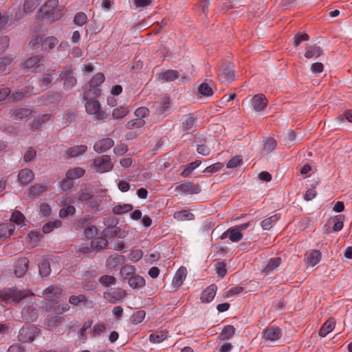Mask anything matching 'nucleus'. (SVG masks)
<instances>
[{
  "label": "nucleus",
  "mask_w": 352,
  "mask_h": 352,
  "mask_svg": "<svg viewBox=\"0 0 352 352\" xmlns=\"http://www.w3.org/2000/svg\"><path fill=\"white\" fill-rule=\"evenodd\" d=\"M32 295L29 290H19L16 288H6L0 292L1 298L6 302H19L25 297Z\"/></svg>",
  "instance_id": "obj_1"
},
{
  "label": "nucleus",
  "mask_w": 352,
  "mask_h": 352,
  "mask_svg": "<svg viewBox=\"0 0 352 352\" xmlns=\"http://www.w3.org/2000/svg\"><path fill=\"white\" fill-rule=\"evenodd\" d=\"M92 219L91 217L87 216L76 221L74 224L75 229L77 230L84 229L85 236L87 239L94 238L98 233L96 227L91 224Z\"/></svg>",
  "instance_id": "obj_2"
},
{
  "label": "nucleus",
  "mask_w": 352,
  "mask_h": 352,
  "mask_svg": "<svg viewBox=\"0 0 352 352\" xmlns=\"http://www.w3.org/2000/svg\"><path fill=\"white\" fill-rule=\"evenodd\" d=\"M42 11L45 16L52 21L58 20L63 15L62 10L58 7V0H48Z\"/></svg>",
  "instance_id": "obj_3"
},
{
  "label": "nucleus",
  "mask_w": 352,
  "mask_h": 352,
  "mask_svg": "<svg viewBox=\"0 0 352 352\" xmlns=\"http://www.w3.org/2000/svg\"><path fill=\"white\" fill-rule=\"evenodd\" d=\"M104 76L102 73H97L89 81V90L84 94L85 98H96L100 94V89L98 87L104 81Z\"/></svg>",
  "instance_id": "obj_4"
},
{
  "label": "nucleus",
  "mask_w": 352,
  "mask_h": 352,
  "mask_svg": "<svg viewBox=\"0 0 352 352\" xmlns=\"http://www.w3.org/2000/svg\"><path fill=\"white\" fill-rule=\"evenodd\" d=\"M85 109L88 114L93 116L95 120H102L105 118L106 113L101 110V107L98 100H89L90 98H85Z\"/></svg>",
  "instance_id": "obj_5"
},
{
  "label": "nucleus",
  "mask_w": 352,
  "mask_h": 352,
  "mask_svg": "<svg viewBox=\"0 0 352 352\" xmlns=\"http://www.w3.org/2000/svg\"><path fill=\"white\" fill-rule=\"evenodd\" d=\"M43 58L41 55L31 56L24 62L23 67L26 69L28 72L33 73L41 72L44 69L43 64L41 62Z\"/></svg>",
  "instance_id": "obj_6"
},
{
  "label": "nucleus",
  "mask_w": 352,
  "mask_h": 352,
  "mask_svg": "<svg viewBox=\"0 0 352 352\" xmlns=\"http://www.w3.org/2000/svg\"><path fill=\"white\" fill-rule=\"evenodd\" d=\"M59 76L63 81V87L65 90L72 89L76 85L77 80L71 67H65Z\"/></svg>",
  "instance_id": "obj_7"
},
{
  "label": "nucleus",
  "mask_w": 352,
  "mask_h": 352,
  "mask_svg": "<svg viewBox=\"0 0 352 352\" xmlns=\"http://www.w3.org/2000/svg\"><path fill=\"white\" fill-rule=\"evenodd\" d=\"M93 166L95 170L100 173L109 172L113 166L110 157L106 155L96 158L93 162Z\"/></svg>",
  "instance_id": "obj_8"
},
{
  "label": "nucleus",
  "mask_w": 352,
  "mask_h": 352,
  "mask_svg": "<svg viewBox=\"0 0 352 352\" xmlns=\"http://www.w3.org/2000/svg\"><path fill=\"white\" fill-rule=\"evenodd\" d=\"M219 80L223 83H230L235 78V74L232 66L222 64L217 70Z\"/></svg>",
  "instance_id": "obj_9"
},
{
  "label": "nucleus",
  "mask_w": 352,
  "mask_h": 352,
  "mask_svg": "<svg viewBox=\"0 0 352 352\" xmlns=\"http://www.w3.org/2000/svg\"><path fill=\"white\" fill-rule=\"evenodd\" d=\"M40 333V329L36 327H23L19 333V339L23 342H31Z\"/></svg>",
  "instance_id": "obj_10"
},
{
  "label": "nucleus",
  "mask_w": 352,
  "mask_h": 352,
  "mask_svg": "<svg viewBox=\"0 0 352 352\" xmlns=\"http://www.w3.org/2000/svg\"><path fill=\"white\" fill-rule=\"evenodd\" d=\"M267 99L263 94L254 96L251 99V104L253 109L256 111H261L267 106Z\"/></svg>",
  "instance_id": "obj_11"
},
{
  "label": "nucleus",
  "mask_w": 352,
  "mask_h": 352,
  "mask_svg": "<svg viewBox=\"0 0 352 352\" xmlns=\"http://www.w3.org/2000/svg\"><path fill=\"white\" fill-rule=\"evenodd\" d=\"M155 113L157 115L164 116L167 115L170 111V98L165 96L162 98L159 102L155 104Z\"/></svg>",
  "instance_id": "obj_12"
},
{
  "label": "nucleus",
  "mask_w": 352,
  "mask_h": 352,
  "mask_svg": "<svg viewBox=\"0 0 352 352\" xmlns=\"http://www.w3.org/2000/svg\"><path fill=\"white\" fill-rule=\"evenodd\" d=\"M63 294V289L58 286H50L45 289L43 295L45 300L54 302Z\"/></svg>",
  "instance_id": "obj_13"
},
{
  "label": "nucleus",
  "mask_w": 352,
  "mask_h": 352,
  "mask_svg": "<svg viewBox=\"0 0 352 352\" xmlns=\"http://www.w3.org/2000/svg\"><path fill=\"white\" fill-rule=\"evenodd\" d=\"M187 276V270L185 267H180L176 272L173 280L172 287L177 290L184 283Z\"/></svg>",
  "instance_id": "obj_14"
},
{
  "label": "nucleus",
  "mask_w": 352,
  "mask_h": 352,
  "mask_svg": "<svg viewBox=\"0 0 352 352\" xmlns=\"http://www.w3.org/2000/svg\"><path fill=\"white\" fill-rule=\"evenodd\" d=\"M183 131L190 133L195 130V119L191 114L185 115L181 120Z\"/></svg>",
  "instance_id": "obj_15"
},
{
  "label": "nucleus",
  "mask_w": 352,
  "mask_h": 352,
  "mask_svg": "<svg viewBox=\"0 0 352 352\" xmlns=\"http://www.w3.org/2000/svg\"><path fill=\"white\" fill-rule=\"evenodd\" d=\"M126 295L124 289H118L113 292H106L104 293V298L111 303H116L123 299Z\"/></svg>",
  "instance_id": "obj_16"
},
{
  "label": "nucleus",
  "mask_w": 352,
  "mask_h": 352,
  "mask_svg": "<svg viewBox=\"0 0 352 352\" xmlns=\"http://www.w3.org/2000/svg\"><path fill=\"white\" fill-rule=\"evenodd\" d=\"M282 336V331L278 327H271L263 332V338L269 341H276Z\"/></svg>",
  "instance_id": "obj_17"
},
{
  "label": "nucleus",
  "mask_w": 352,
  "mask_h": 352,
  "mask_svg": "<svg viewBox=\"0 0 352 352\" xmlns=\"http://www.w3.org/2000/svg\"><path fill=\"white\" fill-rule=\"evenodd\" d=\"M175 190L187 194H198L200 191L199 186H193L191 182H184L176 186Z\"/></svg>",
  "instance_id": "obj_18"
},
{
  "label": "nucleus",
  "mask_w": 352,
  "mask_h": 352,
  "mask_svg": "<svg viewBox=\"0 0 352 352\" xmlns=\"http://www.w3.org/2000/svg\"><path fill=\"white\" fill-rule=\"evenodd\" d=\"M228 238L232 242L236 243L241 241L243 238V234L238 228H230L224 232L221 235V239Z\"/></svg>",
  "instance_id": "obj_19"
},
{
  "label": "nucleus",
  "mask_w": 352,
  "mask_h": 352,
  "mask_svg": "<svg viewBox=\"0 0 352 352\" xmlns=\"http://www.w3.org/2000/svg\"><path fill=\"white\" fill-rule=\"evenodd\" d=\"M50 186L47 184H36L32 186L28 189L27 194L28 197L30 199H34L35 197L40 195L41 193L48 190Z\"/></svg>",
  "instance_id": "obj_20"
},
{
  "label": "nucleus",
  "mask_w": 352,
  "mask_h": 352,
  "mask_svg": "<svg viewBox=\"0 0 352 352\" xmlns=\"http://www.w3.org/2000/svg\"><path fill=\"white\" fill-rule=\"evenodd\" d=\"M113 141L109 138H104L96 142L94 145V149L97 153H104L113 146Z\"/></svg>",
  "instance_id": "obj_21"
},
{
  "label": "nucleus",
  "mask_w": 352,
  "mask_h": 352,
  "mask_svg": "<svg viewBox=\"0 0 352 352\" xmlns=\"http://www.w3.org/2000/svg\"><path fill=\"white\" fill-rule=\"evenodd\" d=\"M217 286L211 285L206 287L201 294L200 300L203 303H208L211 302L216 294Z\"/></svg>",
  "instance_id": "obj_22"
},
{
  "label": "nucleus",
  "mask_w": 352,
  "mask_h": 352,
  "mask_svg": "<svg viewBox=\"0 0 352 352\" xmlns=\"http://www.w3.org/2000/svg\"><path fill=\"white\" fill-rule=\"evenodd\" d=\"M18 180L22 185H27L34 178V173L30 169L24 168L21 170L18 174Z\"/></svg>",
  "instance_id": "obj_23"
},
{
  "label": "nucleus",
  "mask_w": 352,
  "mask_h": 352,
  "mask_svg": "<svg viewBox=\"0 0 352 352\" xmlns=\"http://www.w3.org/2000/svg\"><path fill=\"white\" fill-rule=\"evenodd\" d=\"M281 258L280 257H275L270 258L265 266L263 267L262 272L265 275H269L273 273L275 270L280 265Z\"/></svg>",
  "instance_id": "obj_24"
},
{
  "label": "nucleus",
  "mask_w": 352,
  "mask_h": 352,
  "mask_svg": "<svg viewBox=\"0 0 352 352\" xmlns=\"http://www.w3.org/2000/svg\"><path fill=\"white\" fill-rule=\"evenodd\" d=\"M179 77V72L173 69H168L162 72L158 75V79L162 82H171L177 79Z\"/></svg>",
  "instance_id": "obj_25"
},
{
  "label": "nucleus",
  "mask_w": 352,
  "mask_h": 352,
  "mask_svg": "<svg viewBox=\"0 0 352 352\" xmlns=\"http://www.w3.org/2000/svg\"><path fill=\"white\" fill-rule=\"evenodd\" d=\"M125 261L124 256L118 254L111 255L106 261L107 267L113 269L118 265L124 264Z\"/></svg>",
  "instance_id": "obj_26"
},
{
  "label": "nucleus",
  "mask_w": 352,
  "mask_h": 352,
  "mask_svg": "<svg viewBox=\"0 0 352 352\" xmlns=\"http://www.w3.org/2000/svg\"><path fill=\"white\" fill-rule=\"evenodd\" d=\"M28 268V260L22 258L17 261L15 265L14 274L17 277L23 276Z\"/></svg>",
  "instance_id": "obj_27"
},
{
  "label": "nucleus",
  "mask_w": 352,
  "mask_h": 352,
  "mask_svg": "<svg viewBox=\"0 0 352 352\" xmlns=\"http://www.w3.org/2000/svg\"><path fill=\"white\" fill-rule=\"evenodd\" d=\"M87 151V146L86 145H77L69 148L65 153V155L67 158L76 157L85 153Z\"/></svg>",
  "instance_id": "obj_28"
},
{
  "label": "nucleus",
  "mask_w": 352,
  "mask_h": 352,
  "mask_svg": "<svg viewBox=\"0 0 352 352\" xmlns=\"http://www.w3.org/2000/svg\"><path fill=\"white\" fill-rule=\"evenodd\" d=\"M335 326L336 320L333 318H330L321 327L318 332L319 336L322 338L325 337L334 329Z\"/></svg>",
  "instance_id": "obj_29"
},
{
  "label": "nucleus",
  "mask_w": 352,
  "mask_h": 352,
  "mask_svg": "<svg viewBox=\"0 0 352 352\" xmlns=\"http://www.w3.org/2000/svg\"><path fill=\"white\" fill-rule=\"evenodd\" d=\"M104 233L107 236L118 237L120 239H124L129 234L128 231L122 230L116 226H113L110 230H105Z\"/></svg>",
  "instance_id": "obj_30"
},
{
  "label": "nucleus",
  "mask_w": 352,
  "mask_h": 352,
  "mask_svg": "<svg viewBox=\"0 0 352 352\" xmlns=\"http://www.w3.org/2000/svg\"><path fill=\"white\" fill-rule=\"evenodd\" d=\"M58 42V39L54 36H42L41 48L45 51L50 50L57 45Z\"/></svg>",
  "instance_id": "obj_31"
},
{
  "label": "nucleus",
  "mask_w": 352,
  "mask_h": 352,
  "mask_svg": "<svg viewBox=\"0 0 352 352\" xmlns=\"http://www.w3.org/2000/svg\"><path fill=\"white\" fill-rule=\"evenodd\" d=\"M128 283L133 289H140L145 285V280L139 275H132L128 278Z\"/></svg>",
  "instance_id": "obj_32"
},
{
  "label": "nucleus",
  "mask_w": 352,
  "mask_h": 352,
  "mask_svg": "<svg viewBox=\"0 0 352 352\" xmlns=\"http://www.w3.org/2000/svg\"><path fill=\"white\" fill-rule=\"evenodd\" d=\"M85 173V169L80 167H76L68 170L65 174V177L68 179L73 181L82 177Z\"/></svg>",
  "instance_id": "obj_33"
},
{
  "label": "nucleus",
  "mask_w": 352,
  "mask_h": 352,
  "mask_svg": "<svg viewBox=\"0 0 352 352\" xmlns=\"http://www.w3.org/2000/svg\"><path fill=\"white\" fill-rule=\"evenodd\" d=\"M15 226L12 223L0 224V238H6L12 235Z\"/></svg>",
  "instance_id": "obj_34"
},
{
  "label": "nucleus",
  "mask_w": 352,
  "mask_h": 352,
  "mask_svg": "<svg viewBox=\"0 0 352 352\" xmlns=\"http://www.w3.org/2000/svg\"><path fill=\"white\" fill-rule=\"evenodd\" d=\"M307 263L311 266L317 265L321 259V253L319 250H313L305 257Z\"/></svg>",
  "instance_id": "obj_35"
},
{
  "label": "nucleus",
  "mask_w": 352,
  "mask_h": 352,
  "mask_svg": "<svg viewBox=\"0 0 352 352\" xmlns=\"http://www.w3.org/2000/svg\"><path fill=\"white\" fill-rule=\"evenodd\" d=\"M31 113L32 111L26 108H14L10 111V114L12 116L14 117L16 120L28 117Z\"/></svg>",
  "instance_id": "obj_36"
},
{
  "label": "nucleus",
  "mask_w": 352,
  "mask_h": 352,
  "mask_svg": "<svg viewBox=\"0 0 352 352\" xmlns=\"http://www.w3.org/2000/svg\"><path fill=\"white\" fill-rule=\"evenodd\" d=\"M278 219L279 215L278 214H274L271 217L263 219L261 223V226L263 230H268L273 227Z\"/></svg>",
  "instance_id": "obj_37"
},
{
  "label": "nucleus",
  "mask_w": 352,
  "mask_h": 352,
  "mask_svg": "<svg viewBox=\"0 0 352 352\" xmlns=\"http://www.w3.org/2000/svg\"><path fill=\"white\" fill-rule=\"evenodd\" d=\"M322 54V50L320 47L316 45L309 46L306 48L305 57L307 59L311 58H317Z\"/></svg>",
  "instance_id": "obj_38"
},
{
  "label": "nucleus",
  "mask_w": 352,
  "mask_h": 352,
  "mask_svg": "<svg viewBox=\"0 0 352 352\" xmlns=\"http://www.w3.org/2000/svg\"><path fill=\"white\" fill-rule=\"evenodd\" d=\"M107 243H108V241L105 238L98 237V238L93 239L91 241L90 245L93 250H102V249L106 248L107 245Z\"/></svg>",
  "instance_id": "obj_39"
},
{
  "label": "nucleus",
  "mask_w": 352,
  "mask_h": 352,
  "mask_svg": "<svg viewBox=\"0 0 352 352\" xmlns=\"http://www.w3.org/2000/svg\"><path fill=\"white\" fill-rule=\"evenodd\" d=\"M133 206L130 204H118L112 208V212L115 214H122L130 212Z\"/></svg>",
  "instance_id": "obj_40"
},
{
  "label": "nucleus",
  "mask_w": 352,
  "mask_h": 352,
  "mask_svg": "<svg viewBox=\"0 0 352 352\" xmlns=\"http://www.w3.org/2000/svg\"><path fill=\"white\" fill-rule=\"evenodd\" d=\"M146 122L144 120L135 118V119L129 121L126 124V128L129 130L140 129L143 128Z\"/></svg>",
  "instance_id": "obj_41"
},
{
  "label": "nucleus",
  "mask_w": 352,
  "mask_h": 352,
  "mask_svg": "<svg viewBox=\"0 0 352 352\" xmlns=\"http://www.w3.org/2000/svg\"><path fill=\"white\" fill-rule=\"evenodd\" d=\"M39 274L41 276L46 277L51 272L50 263L48 259H43L38 264Z\"/></svg>",
  "instance_id": "obj_42"
},
{
  "label": "nucleus",
  "mask_w": 352,
  "mask_h": 352,
  "mask_svg": "<svg viewBox=\"0 0 352 352\" xmlns=\"http://www.w3.org/2000/svg\"><path fill=\"white\" fill-rule=\"evenodd\" d=\"M173 217L178 221H187L193 219L194 215L189 210H183L175 212Z\"/></svg>",
  "instance_id": "obj_43"
},
{
  "label": "nucleus",
  "mask_w": 352,
  "mask_h": 352,
  "mask_svg": "<svg viewBox=\"0 0 352 352\" xmlns=\"http://www.w3.org/2000/svg\"><path fill=\"white\" fill-rule=\"evenodd\" d=\"M64 321V318L59 316H54L50 318L47 322V327L50 330H53L60 326Z\"/></svg>",
  "instance_id": "obj_44"
},
{
  "label": "nucleus",
  "mask_w": 352,
  "mask_h": 352,
  "mask_svg": "<svg viewBox=\"0 0 352 352\" xmlns=\"http://www.w3.org/2000/svg\"><path fill=\"white\" fill-rule=\"evenodd\" d=\"M129 112V111L127 107L120 106L113 110L112 117L114 119H121L125 117Z\"/></svg>",
  "instance_id": "obj_45"
},
{
  "label": "nucleus",
  "mask_w": 352,
  "mask_h": 352,
  "mask_svg": "<svg viewBox=\"0 0 352 352\" xmlns=\"http://www.w3.org/2000/svg\"><path fill=\"white\" fill-rule=\"evenodd\" d=\"M22 315L24 319L28 322H32L36 318V312L34 309L29 307L22 311Z\"/></svg>",
  "instance_id": "obj_46"
},
{
  "label": "nucleus",
  "mask_w": 352,
  "mask_h": 352,
  "mask_svg": "<svg viewBox=\"0 0 352 352\" xmlns=\"http://www.w3.org/2000/svg\"><path fill=\"white\" fill-rule=\"evenodd\" d=\"M201 164V161L196 160L187 164L183 171L181 173V175L184 177H188L196 168Z\"/></svg>",
  "instance_id": "obj_47"
},
{
  "label": "nucleus",
  "mask_w": 352,
  "mask_h": 352,
  "mask_svg": "<svg viewBox=\"0 0 352 352\" xmlns=\"http://www.w3.org/2000/svg\"><path fill=\"white\" fill-rule=\"evenodd\" d=\"M166 331H160L151 333L149 336V340L153 343H160L167 338Z\"/></svg>",
  "instance_id": "obj_48"
},
{
  "label": "nucleus",
  "mask_w": 352,
  "mask_h": 352,
  "mask_svg": "<svg viewBox=\"0 0 352 352\" xmlns=\"http://www.w3.org/2000/svg\"><path fill=\"white\" fill-rule=\"evenodd\" d=\"M10 220L12 223H14L18 226H23L25 225V217L21 212L18 210L12 212Z\"/></svg>",
  "instance_id": "obj_49"
},
{
  "label": "nucleus",
  "mask_w": 352,
  "mask_h": 352,
  "mask_svg": "<svg viewBox=\"0 0 352 352\" xmlns=\"http://www.w3.org/2000/svg\"><path fill=\"white\" fill-rule=\"evenodd\" d=\"M41 3V0H25L23 9L25 12H31Z\"/></svg>",
  "instance_id": "obj_50"
},
{
  "label": "nucleus",
  "mask_w": 352,
  "mask_h": 352,
  "mask_svg": "<svg viewBox=\"0 0 352 352\" xmlns=\"http://www.w3.org/2000/svg\"><path fill=\"white\" fill-rule=\"evenodd\" d=\"M61 221L59 220H54L52 221H49L48 223H45L43 227V233H50L51 232L54 228H58L61 226Z\"/></svg>",
  "instance_id": "obj_51"
},
{
  "label": "nucleus",
  "mask_w": 352,
  "mask_h": 352,
  "mask_svg": "<svg viewBox=\"0 0 352 352\" xmlns=\"http://www.w3.org/2000/svg\"><path fill=\"white\" fill-rule=\"evenodd\" d=\"M59 211V216L62 219L67 218L69 215H73L76 212V208L73 206H62Z\"/></svg>",
  "instance_id": "obj_52"
},
{
  "label": "nucleus",
  "mask_w": 352,
  "mask_h": 352,
  "mask_svg": "<svg viewBox=\"0 0 352 352\" xmlns=\"http://www.w3.org/2000/svg\"><path fill=\"white\" fill-rule=\"evenodd\" d=\"M344 217L342 215H336L333 219V230L334 232L340 231L344 226Z\"/></svg>",
  "instance_id": "obj_53"
},
{
  "label": "nucleus",
  "mask_w": 352,
  "mask_h": 352,
  "mask_svg": "<svg viewBox=\"0 0 352 352\" xmlns=\"http://www.w3.org/2000/svg\"><path fill=\"white\" fill-rule=\"evenodd\" d=\"M277 146L276 141L273 138H267L263 144V151L267 154L272 152Z\"/></svg>",
  "instance_id": "obj_54"
},
{
  "label": "nucleus",
  "mask_w": 352,
  "mask_h": 352,
  "mask_svg": "<svg viewBox=\"0 0 352 352\" xmlns=\"http://www.w3.org/2000/svg\"><path fill=\"white\" fill-rule=\"evenodd\" d=\"M145 311L143 310H139L135 311L131 318V321L134 324L141 323L145 318Z\"/></svg>",
  "instance_id": "obj_55"
},
{
  "label": "nucleus",
  "mask_w": 352,
  "mask_h": 352,
  "mask_svg": "<svg viewBox=\"0 0 352 352\" xmlns=\"http://www.w3.org/2000/svg\"><path fill=\"white\" fill-rule=\"evenodd\" d=\"M93 198V195L83 191H79L76 193L75 196V199L77 201L87 204L88 201L91 200Z\"/></svg>",
  "instance_id": "obj_56"
},
{
  "label": "nucleus",
  "mask_w": 352,
  "mask_h": 352,
  "mask_svg": "<svg viewBox=\"0 0 352 352\" xmlns=\"http://www.w3.org/2000/svg\"><path fill=\"white\" fill-rule=\"evenodd\" d=\"M87 16L84 12H78L74 18V23L79 26H82L87 23Z\"/></svg>",
  "instance_id": "obj_57"
},
{
  "label": "nucleus",
  "mask_w": 352,
  "mask_h": 352,
  "mask_svg": "<svg viewBox=\"0 0 352 352\" xmlns=\"http://www.w3.org/2000/svg\"><path fill=\"white\" fill-rule=\"evenodd\" d=\"M50 119V115L49 114H44L42 117L38 118L35 119L32 124V128L34 129H38L41 126V125L48 121Z\"/></svg>",
  "instance_id": "obj_58"
},
{
  "label": "nucleus",
  "mask_w": 352,
  "mask_h": 352,
  "mask_svg": "<svg viewBox=\"0 0 352 352\" xmlns=\"http://www.w3.org/2000/svg\"><path fill=\"white\" fill-rule=\"evenodd\" d=\"M12 64V58L10 56L0 58V73L3 72Z\"/></svg>",
  "instance_id": "obj_59"
},
{
  "label": "nucleus",
  "mask_w": 352,
  "mask_h": 352,
  "mask_svg": "<svg viewBox=\"0 0 352 352\" xmlns=\"http://www.w3.org/2000/svg\"><path fill=\"white\" fill-rule=\"evenodd\" d=\"M199 93L204 96H210L213 94L212 88L206 82H203L200 85Z\"/></svg>",
  "instance_id": "obj_60"
},
{
  "label": "nucleus",
  "mask_w": 352,
  "mask_h": 352,
  "mask_svg": "<svg viewBox=\"0 0 352 352\" xmlns=\"http://www.w3.org/2000/svg\"><path fill=\"white\" fill-rule=\"evenodd\" d=\"M143 252L140 249L132 250L129 254V258L132 262H137L143 257Z\"/></svg>",
  "instance_id": "obj_61"
},
{
  "label": "nucleus",
  "mask_w": 352,
  "mask_h": 352,
  "mask_svg": "<svg viewBox=\"0 0 352 352\" xmlns=\"http://www.w3.org/2000/svg\"><path fill=\"white\" fill-rule=\"evenodd\" d=\"M235 332V329L232 325L226 326L221 331V336L223 337V339H229L231 338Z\"/></svg>",
  "instance_id": "obj_62"
},
{
  "label": "nucleus",
  "mask_w": 352,
  "mask_h": 352,
  "mask_svg": "<svg viewBox=\"0 0 352 352\" xmlns=\"http://www.w3.org/2000/svg\"><path fill=\"white\" fill-rule=\"evenodd\" d=\"M70 304L73 305H78L80 303L85 304L87 302V298L84 295L72 296L69 299Z\"/></svg>",
  "instance_id": "obj_63"
},
{
  "label": "nucleus",
  "mask_w": 352,
  "mask_h": 352,
  "mask_svg": "<svg viewBox=\"0 0 352 352\" xmlns=\"http://www.w3.org/2000/svg\"><path fill=\"white\" fill-rule=\"evenodd\" d=\"M106 329V325L103 322H99L96 324L92 329V335L94 337L100 336Z\"/></svg>",
  "instance_id": "obj_64"
}]
</instances>
